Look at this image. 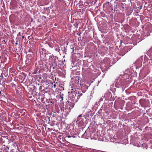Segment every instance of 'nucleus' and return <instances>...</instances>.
<instances>
[{
	"label": "nucleus",
	"instance_id": "f257e3e1",
	"mask_svg": "<svg viewBox=\"0 0 152 152\" xmlns=\"http://www.w3.org/2000/svg\"><path fill=\"white\" fill-rule=\"evenodd\" d=\"M60 107L61 108V111H63L64 112V114L66 115L69 114L72 109L70 106H68V104L67 103H66L65 106V108L64 107H61V106H60Z\"/></svg>",
	"mask_w": 152,
	"mask_h": 152
},
{
	"label": "nucleus",
	"instance_id": "f03ea898",
	"mask_svg": "<svg viewBox=\"0 0 152 152\" xmlns=\"http://www.w3.org/2000/svg\"><path fill=\"white\" fill-rule=\"evenodd\" d=\"M76 99L75 97L74 96H71L69 97L68 100L67 102H74L75 103L76 102Z\"/></svg>",
	"mask_w": 152,
	"mask_h": 152
},
{
	"label": "nucleus",
	"instance_id": "7ed1b4c3",
	"mask_svg": "<svg viewBox=\"0 0 152 152\" xmlns=\"http://www.w3.org/2000/svg\"><path fill=\"white\" fill-rule=\"evenodd\" d=\"M36 97H37L36 96H31L28 97L30 100L32 102L35 101V102L37 100Z\"/></svg>",
	"mask_w": 152,
	"mask_h": 152
},
{
	"label": "nucleus",
	"instance_id": "20e7f679",
	"mask_svg": "<svg viewBox=\"0 0 152 152\" xmlns=\"http://www.w3.org/2000/svg\"><path fill=\"white\" fill-rule=\"evenodd\" d=\"M9 148L8 146H4L2 148L0 152H9Z\"/></svg>",
	"mask_w": 152,
	"mask_h": 152
},
{
	"label": "nucleus",
	"instance_id": "39448f33",
	"mask_svg": "<svg viewBox=\"0 0 152 152\" xmlns=\"http://www.w3.org/2000/svg\"><path fill=\"white\" fill-rule=\"evenodd\" d=\"M56 57L54 56L53 55L50 56V60H51L52 62H55L56 60Z\"/></svg>",
	"mask_w": 152,
	"mask_h": 152
},
{
	"label": "nucleus",
	"instance_id": "423d86ee",
	"mask_svg": "<svg viewBox=\"0 0 152 152\" xmlns=\"http://www.w3.org/2000/svg\"><path fill=\"white\" fill-rule=\"evenodd\" d=\"M41 97V98H40V97H38V98L37 99V97H36V100L37 101L39 102H43L44 101V98L43 97V96H40Z\"/></svg>",
	"mask_w": 152,
	"mask_h": 152
},
{
	"label": "nucleus",
	"instance_id": "0eeeda50",
	"mask_svg": "<svg viewBox=\"0 0 152 152\" xmlns=\"http://www.w3.org/2000/svg\"><path fill=\"white\" fill-rule=\"evenodd\" d=\"M119 82H118V80H117L118 84L120 86H121L123 85H124V82L122 80L119 79Z\"/></svg>",
	"mask_w": 152,
	"mask_h": 152
},
{
	"label": "nucleus",
	"instance_id": "6e6552de",
	"mask_svg": "<svg viewBox=\"0 0 152 152\" xmlns=\"http://www.w3.org/2000/svg\"><path fill=\"white\" fill-rule=\"evenodd\" d=\"M57 85L58 86H59V87L60 88V89H61V90L63 89V90H64V83H58V84Z\"/></svg>",
	"mask_w": 152,
	"mask_h": 152
},
{
	"label": "nucleus",
	"instance_id": "1a4fd4ad",
	"mask_svg": "<svg viewBox=\"0 0 152 152\" xmlns=\"http://www.w3.org/2000/svg\"><path fill=\"white\" fill-rule=\"evenodd\" d=\"M66 103L68 104V106H70L72 108L74 107L75 105V103L74 102H67Z\"/></svg>",
	"mask_w": 152,
	"mask_h": 152
},
{
	"label": "nucleus",
	"instance_id": "9d476101",
	"mask_svg": "<svg viewBox=\"0 0 152 152\" xmlns=\"http://www.w3.org/2000/svg\"><path fill=\"white\" fill-rule=\"evenodd\" d=\"M59 79L58 78H56V77H55L54 79H53V83L55 84H58L59 83Z\"/></svg>",
	"mask_w": 152,
	"mask_h": 152
},
{
	"label": "nucleus",
	"instance_id": "9b49d317",
	"mask_svg": "<svg viewBox=\"0 0 152 152\" xmlns=\"http://www.w3.org/2000/svg\"><path fill=\"white\" fill-rule=\"evenodd\" d=\"M87 135H88L86 131H85V132L82 135V136L83 138H85L88 139V136Z\"/></svg>",
	"mask_w": 152,
	"mask_h": 152
},
{
	"label": "nucleus",
	"instance_id": "f8f14e48",
	"mask_svg": "<svg viewBox=\"0 0 152 152\" xmlns=\"http://www.w3.org/2000/svg\"><path fill=\"white\" fill-rule=\"evenodd\" d=\"M83 87H85L86 89L87 88V86L85 84H82V86L81 87V88H82Z\"/></svg>",
	"mask_w": 152,
	"mask_h": 152
},
{
	"label": "nucleus",
	"instance_id": "ddd939ff",
	"mask_svg": "<svg viewBox=\"0 0 152 152\" xmlns=\"http://www.w3.org/2000/svg\"><path fill=\"white\" fill-rule=\"evenodd\" d=\"M56 84H55L53 85V87H54V88H56Z\"/></svg>",
	"mask_w": 152,
	"mask_h": 152
},
{
	"label": "nucleus",
	"instance_id": "4468645a",
	"mask_svg": "<svg viewBox=\"0 0 152 152\" xmlns=\"http://www.w3.org/2000/svg\"><path fill=\"white\" fill-rule=\"evenodd\" d=\"M82 116V114L81 115H79L78 116V117H77V119H78V117H81Z\"/></svg>",
	"mask_w": 152,
	"mask_h": 152
},
{
	"label": "nucleus",
	"instance_id": "2eb2a0df",
	"mask_svg": "<svg viewBox=\"0 0 152 152\" xmlns=\"http://www.w3.org/2000/svg\"><path fill=\"white\" fill-rule=\"evenodd\" d=\"M36 96L37 97V99L38 98V97H40V98H41V97L40 96Z\"/></svg>",
	"mask_w": 152,
	"mask_h": 152
},
{
	"label": "nucleus",
	"instance_id": "dca6fc26",
	"mask_svg": "<svg viewBox=\"0 0 152 152\" xmlns=\"http://www.w3.org/2000/svg\"><path fill=\"white\" fill-rule=\"evenodd\" d=\"M100 100V101H102L103 100V99H102V98H101L100 99V100Z\"/></svg>",
	"mask_w": 152,
	"mask_h": 152
},
{
	"label": "nucleus",
	"instance_id": "f3484780",
	"mask_svg": "<svg viewBox=\"0 0 152 152\" xmlns=\"http://www.w3.org/2000/svg\"><path fill=\"white\" fill-rule=\"evenodd\" d=\"M140 92H139L138 93H137V94H138V95H140Z\"/></svg>",
	"mask_w": 152,
	"mask_h": 152
},
{
	"label": "nucleus",
	"instance_id": "a211bd4d",
	"mask_svg": "<svg viewBox=\"0 0 152 152\" xmlns=\"http://www.w3.org/2000/svg\"><path fill=\"white\" fill-rule=\"evenodd\" d=\"M67 137L68 138H70V137H71V136H70V135H69V136H68Z\"/></svg>",
	"mask_w": 152,
	"mask_h": 152
},
{
	"label": "nucleus",
	"instance_id": "6ab92c4d",
	"mask_svg": "<svg viewBox=\"0 0 152 152\" xmlns=\"http://www.w3.org/2000/svg\"><path fill=\"white\" fill-rule=\"evenodd\" d=\"M22 38L23 39L24 38V36H23L22 37Z\"/></svg>",
	"mask_w": 152,
	"mask_h": 152
},
{
	"label": "nucleus",
	"instance_id": "aec40b11",
	"mask_svg": "<svg viewBox=\"0 0 152 152\" xmlns=\"http://www.w3.org/2000/svg\"><path fill=\"white\" fill-rule=\"evenodd\" d=\"M72 137H75V136H73Z\"/></svg>",
	"mask_w": 152,
	"mask_h": 152
},
{
	"label": "nucleus",
	"instance_id": "412c9836",
	"mask_svg": "<svg viewBox=\"0 0 152 152\" xmlns=\"http://www.w3.org/2000/svg\"><path fill=\"white\" fill-rule=\"evenodd\" d=\"M80 95H82V94H80Z\"/></svg>",
	"mask_w": 152,
	"mask_h": 152
}]
</instances>
